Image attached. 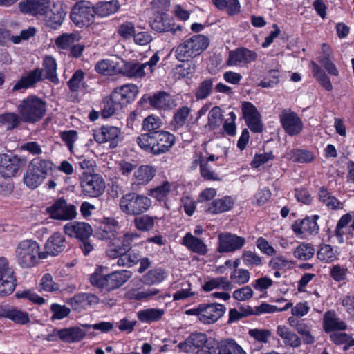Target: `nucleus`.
<instances>
[{
  "label": "nucleus",
  "instance_id": "1",
  "mask_svg": "<svg viewBox=\"0 0 354 354\" xmlns=\"http://www.w3.org/2000/svg\"><path fill=\"white\" fill-rule=\"evenodd\" d=\"M175 140L174 134L161 130L140 134L136 138V143L145 152L157 156L169 151Z\"/></svg>",
  "mask_w": 354,
  "mask_h": 354
},
{
  "label": "nucleus",
  "instance_id": "2",
  "mask_svg": "<svg viewBox=\"0 0 354 354\" xmlns=\"http://www.w3.org/2000/svg\"><path fill=\"white\" fill-rule=\"evenodd\" d=\"M46 253L41 252L39 244L31 239L21 241L15 249V259L23 268L35 266L40 259H46Z\"/></svg>",
  "mask_w": 354,
  "mask_h": 354
},
{
  "label": "nucleus",
  "instance_id": "3",
  "mask_svg": "<svg viewBox=\"0 0 354 354\" xmlns=\"http://www.w3.org/2000/svg\"><path fill=\"white\" fill-rule=\"evenodd\" d=\"M208 37L196 34L185 39L174 48V54L178 61H189L201 55L209 46Z\"/></svg>",
  "mask_w": 354,
  "mask_h": 354
},
{
  "label": "nucleus",
  "instance_id": "4",
  "mask_svg": "<svg viewBox=\"0 0 354 354\" xmlns=\"http://www.w3.org/2000/svg\"><path fill=\"white\" fill-rule=\"evenodd\" d=\"M17 111L23 122L35 123L45 115L46 104L36 95H29L20 102Z\"/></svg>",
  "mask_w": 354,
  "mask_h": 354
},
{
  "label": "nucleus",
  "instance_id": "5",
  "mask_svg": "<svg viewBox=\"0 0 354 354\" xmlns=\"http://www.w3.org/2000/svg\"><path fill=\"white\" fill-rule=\"evenodd\" d=\"M151 205V199L147 196L131 192L120 199V209L128 215L139 216L146 212Z\"/></svg>",
  "mask_w": 354,
  "mask_h": 354
},
{
  "label": "nucleus",
  "instance_id": "6",
  "mask_svg": "<svg viewBox=\"0 0 354 354\" xmlns=\"http://www.w3.org/2000/svg\"><path fill=\"white\" fill-rule=\"evenodd\" d=\"M115 241L112 243V266L131 268L138 264L141 259L140 252L137 250H131L129 243L124 245V247H117Z\"/></svg>",
  "mask_w": 354,
  "mask_h": 354
},
{
  "label": "nucleus",
  "instance_id": "7",
  "mask_svg": "<svg viewBox=\"0 0 354 354\" xmlns=\"http://www.w3.org/2000/svg\"><path fill=\"white\" fill-rule=\"evenodd\" d=\"M82 192L88 197H98L105 189V182L102 176L98 174L83 172L80 176Z\"/></svg>",
  "mask_w": 354,
  "mask_h": 354
},
{
  "label": "nucleus",
  "instance_id": "8",
  "mask_svg": "<svg viewBox=\"0 0 354 354\" xmlns=\"http://www.w3.org/2000/svg\"><path fill=\"white\" fill-rule=\"evenodd\" d=\"M94 7L91 2L80 1L73 7L70 18L77 26H88L94 21Z\"/></svg>",
  "mask_w": 354,
  "mask_h": 354
},
{
  "label": "nucleus",
  "instance_id": "9",
  "mask_svg": "<svg viewBox=\"0 0 354 354\" xmlns=\"http://www.w3.org/2000/svg\"><path fill=\"white\" fill-rule=\"evenodd\" d=\"M15 277L12 268L5 257H0V297L11 294L15 288Z\"/></svg>",
  "mask_w": 354,
  "mask_h": 354
},
{
  "label": "nucleus",
  "instance_id": "10",
  "mask_svg": "<svg viewBox=\"0 0 354 354\" xmlns=\"http://www.w3.org/2000/svg\"><path fill=\"white\" fill-rule=\"evenodd\" d=\"M279 117L281 125L288 135L295 136L302 131L303 122L295 111L290 109H283Z\"/></svg>",
  "mask_w": 354,
  "mask_h": 354
},
{
  "label": "nucleus",
  "instance_id": "11",
  "mask_svg": "<svg viewBox=\"0 0 354 354\" xmlns=\"http://www.w3.org/2000/svg\"><path fill=\"white\" fill-rule=\"evenodd\" d=\"M47 213L53 219L60 221L72 220L76 217V207L68 204L64 198L56 201L53 205L46 208Z\"/></svg>",
  "mask_w": 354,
  "mask_h": 354
},
{
  "label": "nucleus",
  "instance_id": "12",
  "mask_svg": "<svg viewBox=\"0 0 354 354\" xmlns=\"http://www.w3.org/2000/svg\"><path fill=\"white\" fill-rule=\"evenodd\" d=\"M245 244V239L230 232H223L218 236L216 252L221 254L234 252Z\"/></svg>",
  "mask_w": 354,
  "mask_h": 354
},
{
  "label": "nucleus",
  "instance_id": "13",
  "mask_svg": "<svg viewBox=\"0 0 354 354\" xmlns=\"http://www.w3.org/2000/svg\"><path fill=\"white\" fill-rule=\"evenodd\" d=\"M243 118L246 125L254 133H261L263 131V124L261 115L257 107L250 102H243L241 105Z\"/></svg>",
  "mask_w": 354,
  "mask_h": 354
},
{
  "label": "nucleus",
  "instance_id": "14",
  "mask_svg": "<svg viewBox=\"0 0 354 354\" xmlns=\"http://www.w3.org/2000/svg\"><path fill=\"white\" fill-rule=\"evenodd\" d=\"M25 165V160L18 156L0 154V174L4 178L15 176Z\"/></svg>",
  "mask_w": 354,
  "mask_h": 354
},
{
  "label": "nucleus",
  "instance_id": "15",
  "mask_svg": "<svg viewBox=\"0 0 354 354\" xmlns=\"http://www.w3.org/2000/svg\"><path fill=\"white\" fill-rule=\"evenodd\" d=\"M66 15V12L62 5L54 3H50L45 10V13L41 14L39 17H42L47 26L53 29H57L63 24Z\"/></svg>",
  "mask_w": 354,
  "mask_h": 354
},
{
  "label": "nucleus",
  "instance_id": "16",
  "mask_svg": "<svg viewBox=\"0 0 354 354\" xmlns=\"http://www.w3.org/2000/svg\"><path fill=\"white\" fill-rule=\"evenodd\" d=\"M257 53L245 47H239L230 50L228 58L226 61L227 66H245L256 61Z\"/></svg>",
  "mask_w": 354,
  "mask_h": 354
},
{
  "label": "nucleus",
  "instance_id": "17",
  "mask_svg": "<svg viewBox=\"0 0 354 354\" xmlns=\"http://www.w3.org/2000/svg\"><path fill=\"white\" fill-rule=\"evenodd\" d=\"M226 311L225 305L217 302L202 303V318L201 322L212 324L221 318Z\"/></svg>",
  "mask_w": 354,
  "mask_h": 354
},
{
  "label": "nucleus",
  "instance_id": "18",
  "mask_svg": "<svg viewBox=\"0 0 354 354\" xmlns=\"http://www.w3.org/2000/svg\"><path fill=\"white\" fill-rule=\"evenodd\" d=\"M318 215L306 216L303 219L296 220L291 226L294 233L299 236L304 234H313L319 232V227L317 223L319 219Z\"/></svg>",
  "mask_w": 354,
  "mask_h": 354
},
{
  "label": "nucleus",
  "instance_id": "19",
  "mask_svg": "<svg viewBox=\"0 0 354 354\" xmlns=\"http://www.w3.org/2000/svg\"><path fill=\"white\" fill-rule=\"evenodd\" d=\"M122 66L119 67L118 64L112 66V74L120 73L129 77L142 78L145 76V64L138 62H126L122 61Z\"/></svg>",
  "mask_w": 354,
  "mask_h": 354
},
{
  "label": "nucleus",
  "instance_id": "20",
  "mask_svg": "<svg viewBox=\"0 0 354 354\" xmlns=\"http://www.w3.org/2000/svg\"><path fill=\"white\" fill-rule=\"evenodd\" d=\"M50 3V0H22L19 3V8L24 14L37 17L45 13Z\"/></svg>",
  "mask_w": 354,
  "mask_h": 354
},
{
  "label": "nucleus",
  "instance_id": "21",
  "mask_svg": "<svg viewBox=\"0 0 354 354\" xmlns=\"http://www.w3.org/2000/svg\"><path fill=\"white\" fill-rule=\"evenodd\" d=\"M66 245L64 236L60 232H55L46 240L43 253H46V259L48 255L57 256L64 250Z\"/></svg>",
  "mask_w": 354,
  "mask_h": 354
},
{
  "label": "nucleus",
  "instance_id": "22",
  "mask_svg": "<svg viewBox=\"0 0 354 354\" xmlns=\"http://www.w3.org/2000/svg\"><path fill=\"white\" fill-rule=\"evenodd\" d=\"M66 234L81 240L86 239L93 233L91 226L84 222H70L64 227Z\"/></svg>",
  "mask_w": 354,
  "mask_h": 354
},
{
  "label": "nucleus",
  "instance_id": "23",
  "mask_svg": "<svg viewBox=\"0 0 354 354\" xmlns=\"http://www.w3.org/2000/svg\"><path fill=\"white\" fill-rule=\"evenodd\" d=\"M317 60L329 75L335 77L339 76V72L333 61V50L329 44H322V55L318 57Z\"/></svg>",
  "mask_w": 354,
  "mask_h": 354
},
{
  "label": "nucleus",
  "instance_id": "24",
  "mask_svg": "<svg viewBox=\"0 0 354 354\" xmlns=\"http://www.w3.org/2000/svg\"><path fill=\"white\" fill-rule=\"evenodd\" d=\"M323 329L325 333H329L337 330L347 329L346 324L337 316L333 310H328L323 316Z\"/></svg>",
  "mask_w": 354,
  "mask_h": 354
},
{
  "label": "nucleus",
  "instance_id": "25",
  "mask_svg": "<svg viewBox=\"0 0 354 354\" xmlns=\"http://www.w3.org/2000/svg\"><path fill=\"white\" fill-rule=\"evenodd\" d=\"M234 205L233 198L230 196H225L221 198L214 199L208 203L205 207V211L207 214H218L231 210Z\"/></svg>",
  "mask_w": 354,
  "mask_h": 354
},
{
  "label": "nucleus",
  "instance_id": "26",
  "mask_svg": "<svg viewBox=\"0 0 354 354\" xmlns=\"http://www.w3.org/2000/svg\"><path fill=\"white\" fill-rule=\"evenodd\" d=\"M286 158L297 164H310L316 159L315 153L306 148H294L286 153Z\"/></svg>",
  "mask_w": 354,
  "mask_h": 354
},
{
  "label": "nucleus",
  "instance_id": "27",
  "mask_svg": "<svg viewBox=\"0 0 354 354\" xmlns=\"http://www.w3.org/2000/svg\"><path fill=\"white\" fill-rule=\"evenodd\" d=\"M189 338L194 351L198 349L196 354H201V352L208 353V351H211L209 348L214 345L212 342H216L214 339H208L207 335L203 333H192Z\"/></svg>",
  "mask_w": 354,
  "mask_h": 354
},
{
  "label": "nucleus",
  "instance_id": "28",
  "mask_svg": "<svg viewBox=\"0 0 354 354\" xmlns=\"http://www.w3.org/2000/svg\"><path fill=\"white\" fill-rule=\"evenodd\" d=\"M182 244L191 252L199 255H205L208 252L206 244L201 239L187 233L183 238Z\"/></svg>",
  "mask_w": 354,
  "mask_h": 354
},
{
  "label": "nucleus",
  "instance_id": "29",
  "mask_svg": "<svg viewBox=\"0 0 354 354\" xmlns=\"http://www.w3.org/2000/svg\"><path fill=\"white\" fill-rule=\"evenodd\" d=\"M41 77L42 70L40 68H35L28 73L26 75L22 76L14 85L12 90L19 91L32 87L41 80Z\"/></svg>",
  "mask_w": 354,
  "mask_h": 354
},
{
  "label": "nucleus",
  "instance_id": "30",
  "mask_svg": "<svg viewBox=\"0 0 354 354\" xmlns=\"http://www.w3.org/2000/svg\"><path fill=\"white\" fill-rule=\"evenodd\" d=\"M110 275L109 268L98 266L95 272L91 275L90 281L92 285L97 286L102 290H106L109 291Z\"/></svg>",
  "mask_w": 354,
  "mask_h": 354
},
{
  "label": "nucleus",
  "instance_id": "31",
  "mask_svg": "<svg viewBox=\"0 0 354 354\" xmlns=\"http://www.w3.org/2000/svg\"><path fill=\"white\" fill-rule=\"evenodd\" d=\"M84 332L77 327L64 328L62 330H54L51 337H57L60 339L67 342L80 341L84 338Z\"/></svg>",
  "mask_w": 354,
  "mask_h": 354
},
{
  "label": "nucleus",
  "instance_id": "32",
  "mask_svg": "<svg viewBox=\"0 0 354 354\" xmlns=\"http://www.w3.org/2000/svg\"><path fill=\"white\" fill-rule=\"evenodd\" d=\"M28 167L45 180L48 175L53 171L54 164L49 160L37 157L30 162Z\"/></svg>",
  "mask_w": 354,
  "mask_h": 354
},
{
  "label": "nucleus",
  "instance_id": "33",
  "mask_svg": "<svg viewBox=\"0 0 354 354\" xmlns=\"http://www.w3.org/2000/svg\"><path fill=\"white\" fill-rule=\"evenodd\" d=\"M165 313V310L162 308H145L137 313V317L140 322L150 324L160 321Z\"/></svg>",
  "mask_w": 354,
  "mask_h": 354
},
{
  "label": "nucleus",
  "instance_id": "34",
  "mask_svg": "<svg viewBox=\"0 0 354 354\" xmlns=\"http://www.w3.org/2000/svg\"><path fill=\"white\" fill-rule=\"evenodd\" d=\"M156 169L151 165H142L134 172L135 184L146 185L154 178Z\"/></svg>",
  "mask_w": 354,
  "mask_h": 354
},
{
  "label": "nucleus",
  "instance_id": "35",
  "mask_svg": "<svg viewBox=\"0 0 354 354\" xmlns=\"http://www.w3.org/2000/svg\"><path fill=\"white\" fill-rule=\"evenodd\" d=\"M313 76L319 85L328 91L333 90V84L325 71L314 61L310 63Z\"/></svg>",
  "mask_w": 354,
  "mask_h": 354
},
{
  "label": "nucleus",
  "instance_id": "36",
  "mask_svg": "<svg viewBox=\"0 0 354 354\" xmlns=\"http://www.w3.org/2000/svg\"><path fill=\"white\" fill-rule=\"evenodd\" d=\"M182 64H177L173 69L174 77L176 80H190L196 72V65L191 60L180 61Z\"/></svg>",
  "mask_w": 354,
  "mask_h": 354
},
{
  "label": "nucleus",
  "instance_id": "37",
  "mask_svg": "<svg viewBox=\"0 0 354 354\" xmlns=\"http://www.w3.org/2000/svg\"><path fill=\"white\" fill-rule=\"evenodd\" d=\"M318 199L319 202L326 205L328 209L337 210L343 208V203L335 196H333L325 186L319 188L318 192Z\"/></svg>",
  "mask_w": 354,
  "mask_h": 354
},
{
  "label": "nucleus",
  "instance_id": "38",
  "mask_svg": "<svg viewBox=\"0 0 354 354\" xmlns=\"http://www.w3.org/2000/svg\"><path fill=\"white\" fill-rule=\"evenodd\" d=\"M277 334L283 339L286 346L297 348L301 344V338L297 334L290 331L286 326L279 325L277 328Z\"/></svg>",
  "mask_w": 354,
  "mask_h": 354
},
{
  "label": "nucleus",
  "instance_id": "39",
  "mask_svg": "<svg viewBox=\"0 0 354 354\" xmlns=\"http://www.w3.org/2000/svg\"><path fill=\"white\" fill-rule=\"evenodd\" d=\"M190 112V108L187 106L178 108L174 113L170 122V129L174 131H178L181 129L185 124Z\"/></svg>",
  "mask_w": 354,
  "mask_h": 354
},
{
  "label": "nucleus",
  "instance_id": "40",
  "mask_svg": "<svg viewBox=\"0 0 354 354\" xmlns=\"http://www.w3.org/2000/svg\"><path fill=\"white\" fill-rule=\"evenodd\" d=\"M150 106L155 109L166 110L171 106L170 95L165 91L153 93L150 99Z\"/></svg>",
  "mask_w": 354,
  "mask_h": 354
},
{
  "label": "nucleus",
  "instance_id": "41",
  "mask_svg": "<svg viewBox=\"0 0 354 354\" xmlns=\"http://www.w3.org/2000/svg\"><path fill=\"white\" fill-rule=\"evenodd\" d=\"M158 216H151L149 214H141L135 217L133 224L135 227L140 232H150L155 226V220Z\"/></svg>",
  "mask_w": 354,
  "mask_h": 354
},
{
  "label": "nucleus",
  "instance_id": "42",
  "mask_svg": "<svg viewBox=\"0 0 354 354\" xmlns=\"http://www.w3.org/2000/svg\"><path fill=\"white\" fill-rule=\"evenodd\" d=\"M171 190V184L167 180L163 181L161 185L150 189L148 195L158 202L165 201Z\"/></svg>",
  "mask_w": 354,
  "mask_h": 354
},
{
  "label": "nucleus",
  "instance_id": "43",
  "mask_svg": "<svg viewBox=\"0 0 354 354\" xmlns=\"http://www.w3.org/2000/svg\"><path fill=\"white\" fill-rule=\"evenodd\" d=\"M43 68L46 73V77L55 84L59 83L57 74V62L54 57L46 56L43 59Z\"/></svg>",
  "mask_w": 354,
  "mask_h": 354
},
{
  "label": "nucleus",
  "instance_id": "44",
  "mask_svg": "<svg viewBox=\"0 0 354 354\" xmlns=\"http://www.w3.org/2000/svg\"><path fill=\"white\" fill-rule=\"evenodd\" d=\"M167 272L162 268H156L149 270L143 277L145 283L148 285L159 284L166 279Z\"/></svg>",
  "mask_w": 354,
  "mask_h": 354
},
{
  "label": "nucleus",
  "instance_id": "45",
  "mask_svg": "<svg viewBox=\"0 0 354 354\" xmlns=\"http://www.w3.org/2000/svg\"><path fill=\"white\" fill-rule=\"evenodd\" d=\"M214 79L207 77L203 80L196 88L194 96L197 100H205L209 97L213 91Z\"/></svg>",
  "mask_w": 354,
  "mask_h": 354
},
{
  "label": "nucleus",
  "instance_id": "46",
  "mask_svg": "<svg viewBox=\"0 0 354 354\" xmlns=\"http://www.w3.org/2000/svg\"><path fill=\"white\" fill-rule=\"evenodd\" d=\"M80 39L78 33H64L55 39V43L58 48L69 50Z\"/></svg>",
  "mask_w": 354,
  "mask_h": 354
},
{
  "label": "nucleus",
  "instance_id": "47",
  "mask_svg": "<svg viewBox=\"0 0 354 354\" xmlns=\"http://www.w3.org/2000/svg\"><path fill=\"white\" fill-rule=\"evenodd\" d=\"M23 183L31 189L37 188L44 183L41 177L28 167L27 171L24 174Z\"/></svg>",
  "mask_w": 354,
  "mask_h": 354
},
{
  "label": "nucleus",
  "instance_id": "48",
  "mask_svg": "<svg viewBox=\"0 0 354 354\" xmlns=\"http://www.w3.org/2000/svg\"><path fill=\"white\" fill-rule=\"evenodd\" d=\"M280 81V71L278 69H270L268 71L266 75L258 84V86L261 88H273L277 86Z\"/></svg>",
  "mask_w": 354,
  "mask_h": 354
},
{
  "label": "nucleus",
  "instance_id": "49",
  "mask_svg": "<svg viewBox=\"0 0 354 354\" xmlns=\"http://www.w3.org/2000/svg\"><path fill=\"white\" fill-rule=\"evenodd\" d=\"M295 330L301 336L304 344H313L315 342V337L310 332L311 325L306 319H301V323Z\"/></svg>",
  "mask_w": 354,
  "mask_h": 354
},
{
  "label": "nucleus",
  "instance_id": "50",
  "mask_svg": "<svg viewBox=\"0 0 354 354\" xmlns=\"http://www.w3.org/2000/svg\"><path fill=\"white\" fill-rule=\"evenodd\" d=\"M132 276V272L127 270L112 271V290L120 288Z\"/></svg>",
  "mask_w": 354,
  "mask_h": 354
},
{
  "label": "nucleus",
  "instance_id": "51",
  "mask_svg": "<svg viewBox=\"0 0 354 354\" xmlns=\"http://www.w3.org/2000/svg\"><path fill=\"white\" fill-rule=\"evenodd\" d=\"M8 319L17 324L24 325L30 322L27 312L10 306Z\"/></svg>",
  "mask_w": 354,
  "mask_h": 354
},
{
  "label": "nucleus",
  "instance_id": "52",
  "mask_svg": "<svg viewBox=\"0 0 354 354\" xmlns=\"http://www.w3.org/2000/svg\"><path fill=\"white\" fill-rule=\"evenodd\" d=\"M315 253V248L310 243H301L297 247L294 252L296 258L300 260L306 261L310 259Z\"/></svg>",
  "mask_w": 354,
  "mask_h": 354
},
{
  "label": "nucleus",
  "instance_id": "53",
  "mask_svg": "<svg viewBox=\"0 0 354 354\" xmlns=\"http://www.w3.org/2000/svg\"><path fill=\"white\" fill-rule=\"evenodd\" d=\"M39 285L41 290L45 292H55L60 290L59 284L54 281L53 276L50 273H46L42 276Z\"/></svg>",
  "mask_w": 354,
  "mask_h": 354
},
{
  "label": "nucleus",
  "instance_id": "54",
  "mask_svg": "<svg viewBox=\"0 0 354 354\" xmlns=\"http://www.w3.org/2000/svg\"><path fill=\"white\" fill-rule=\"evenodd\" d=\"M162 122L159 117L153 115L145 118L142 122V129L147 133L157 132L161 127Z\"/></svg>",
  "mask_w": 354,
  "mask_h": 354
},
{
  "label": "nucleus",
  "instance_id": "55",
  "mask_svg": "<svg viewBox=\"0 0 354 354\" xmlns=\"http://www.w3.org/2000/svg\"><path fill=\"white\" fill-rule=\"evenodd\" d=\"M317 258L326 263H331L337 259L333 248L328 244H322L317 252Z\"/></svg>",
  "mask_w": 354,
  "mask_h": 354
},
{
  "label": "nucleus",
  "instance_id": "56",
  "mask_svg": "<svg viewBox=\"0 0 354 354\" xmlns=\"http://www.w3.org/2000/svg\"><path fill=\"white\" fill-rule=\"evenodd\" d=\"M62 140L67 146L71 153L73 152L74 143L78 140V133L75 130H67L59 132Z\"/></svg>",
  "mask_w": 354,
  "mask_h": 354
},
{
  "label": "nucleus",
  "instance_id": "57",
  "mask_svg": "<svg viewBox=\"0 0 354 354\" xmlns=\"http://www.w3.org/2000/svg\"><path fill=\"white\" fill-rule=\"evenodd\" d=\"M126 96L118 91L117 88L112 91V115L114 114V110L118 109L117 106H119L121 108L134 100L126 98Z\"/></svg>",
  "mask_w": 354,
  "mask_h": 354
},
{
  "label": "nucleus",
  "instance_id": "58",
  "mask_svg": "<svg viewBox=\"0 0 354 354\" xmlns=\"http://www.w3.org/2000/svg\"><path fill=\"white\" fill-rule=\"evenodd\" d=\"M241 257L244 265L247 267L252 268L262 265L261 257L250 250H244Z\"/></svg>",
  "mask_w": 354,
  "mask_h": 354
},
{
  "label": "nucleus",
  "instance_id": "59",
  "mask_svg": "<svg viewBox=\"0 0 354 354\" xmlns=\"http://www.w3.org/2000/svg\"><path fill=\"white\" fill-rule=\"evenodd\" d=\"M21 117L14 113H8L0 115V123L6 126L8 129L17 127L20 122Z\"/></svg>",
  "mask_w": 354,
  "mask_h": 354
},
{
  "label": "nucleus",
  "instance_id": "60",
  "mask_svg": "<svg viewBox=\"0 0 354 354\" xmlns=\"http://www.w3.org/2000/svg\"><path fill=\"white\" fill-rule=\"evenodd\" d=\"M84 73L82 70L76 71L68 82V86L72 92L78 91L83 85Z\"/></svg>",
  "mask_w": 354,
  "mask_h": 354
},
{
  "label": "nucleus",
  "instance_id": "61",
  "mask_svg": "<svg viewBox=\"0 0 354 354\" xmlns=\"http://www.w3.org/2000/svg\"><path fill=\"white\" fill-rule=\"evenodd\" d=\"M254 295L253 290L250 286H245L235 290L233 292V298L239 301H245L250 300Z\"/></svg>",
  "mask_w": 354,
  "mask_h": 354
},
{
  "label": "nucleus",
  "instance_id": "62",
  "mask_svg": "<svg viewBox=\"0 0 354 354\" xmlns=\"http://www.w3.org/2000/svg\"><path fill=\"white\" fill-rule=\"evenodd\" d=\"M248 334L251 337L254 338V340L262 344L268 343L272 335L270 330L259 328L250 329Z\"/></svg>",
  "mask_w": 354,
  "mask_h": 354
},
{
  "label": "nucleus",
  "instance_id": "63",
  "mask_svg": "<svg viewBox=\"0 0 354 354\" xmlns=\"http://www.w3.org/2000/svg\"><path fill=\"white\" fill-rule=\"evenodd\" d=\"M250 278V272L248 270L239 268L235 269L230 275V279L234 283L243 285L248 283Z\"/></svg>",
  "mask_w": 354,
  "mask_h": 354
},
{
  "label": "nucleus",
  "instance_id": "64",
  "mask_svg": "<svg viewBox=\"0 0 354 354\" xmlns=\"http://www.w3.org/2000/svg\"><path fill=\"white\" fill-rule=\"evenodd\" d=\"M228 115L230 118L225 120L223 124V129L226 135L229 136H234L236 133V115L234 111L230 112Z\"/></svg>",
  "mask_w": 354,
  "mask_h": 354
}]
</instances>
